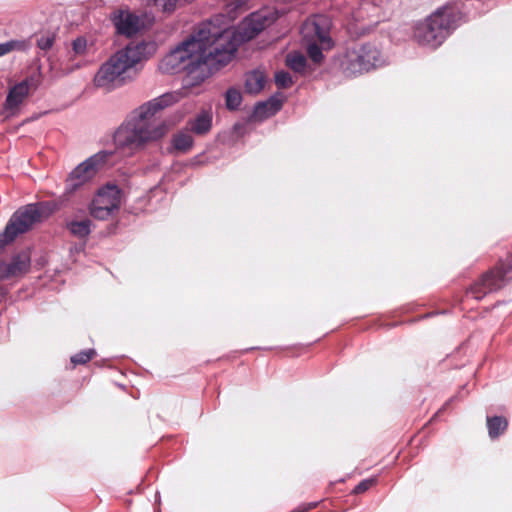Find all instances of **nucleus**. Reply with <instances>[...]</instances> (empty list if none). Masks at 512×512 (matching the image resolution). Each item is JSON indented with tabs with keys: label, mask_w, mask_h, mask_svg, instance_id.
Listing matches in <instances>:
<instances>
[{
	"label": "nucleus",
	"mask_w": 512,
	"mask_h": 512,
	"mask_svg": "<svg viewBox=\"0 0 512 512\" xmlns=\"http://www.w3.org/2000/svg\"><path fill=\"white\" fill-rule=\"evenodd\" d=\"M233 33L213 22H204L187 39L172 48L158 63L162 74L185 73L186 84L195 86L234 57Z\"/></svg>",
	"instance_id": "nucleus-1"
},
{
	"label": "nucleus",
	"mask_w": 512,
	"mask_h": 512,
	"mask_svg": "<svg viewBox=\"0 0 512 512\" xmlns=\"http://www.w3.org/2000/svg\"><path fill=\"white\" fill-rule=\"evenodd\" d=\"M182 97L183 93L180 91L168 92L133 110L114 132L115 148L132 154L164 137L168 127L164 122L155 121L154 116L177 103Z\"/></svg>",
	"instance_id": "nucleus-2"
},
{
	"label": "nucleus",
	"mask_w": 512,
	"mask_h": 512,
	"mask_svg": "<svg viewBox=\"0 0 512 512\" xmlns=\"http://www.w3.org/2000/svg\"><path fill=\"white\" fill-rule=\"evenodd\" d=\"M156 51L157 44L154 41L128 44L101 65L94 77V85L108 91L123 85L126 73L139 62L152 57Z\"/></svg>",
	"instance_id": "nucleus-3"
},
{
	"label": "nucleus",
	"mask_w": 512,
	"mask_h": 512,
	"mask_svg": "<svg viewBox=\"0 0 512 512\" xmlns=\"http://www.w3.org/2000/svg\"><path fill=\"white\" fill-rule=\"evenodd\" d=\"M460 19L458 10L445 6L437 9L424 23L417 26L415 38L419 44L436 48L442 44Z\"/></svg>",
	"instance_id": "nucleus-4"
},
{
	"label": "nucleus",
	"mask_w": 512,
	"mask_h": 512,
	"mask_svg": "<svg viewBox=\"0 0 512 512\" xmlns=\"http://www.w3.org/2000/svg\"><path fill=\"white\" fill-rule=\"evenodd\" d=\"M44 206L28 204L16 210L4 230L0 233V252L11 244L18 236L30 231L36 223L43 219Z\"/></svg>",
	"instance_id": "nucleus-5"
},
{
	"label": "nucleus",
	"mask_w": 512,
	"mask_h": 512,
	"mask_svg": "<svg viewBox=\"0 0 512 512\" xmlns=\"http://www.w3.org/2000/svg\"><path fill=\"white\" fill-rule=\"evenodd\" d=\"M331 21L327 16L316 15L307 19L301 28V34L306 41L307 53L315 63H320L323 54L319 45L323 48L331 47L329 30Z\"/></svg>",
	"instance_id": "nucleus-6"
},
{
	"label": "nucleus",
	"mask_w": 512,
	"mask_h": 512,
	"mask_svg": "<svg viewBox=\"0 0 512 512\" xmlns=\"http://www.w3.org/2000/svg\"><path fill=\"white\" fill-rule=\"evenodd\" d=\"M512 280V258H500L499 263L483 273L466 291L475 300H482L486 295L502 289Z\"/></svg>",
	"instance_id": "nucleus-7"
},
{
	"label": "nucleus",
	"mask_w": 512,
	"mask_h": 512,
	"mask_svg": "<svg viewBox=\"0 0 512 512\" xmlns=\"http://www.w3.org/2000/svg\"><path fill=\"white\" fill-rule=\"evenodd\" d=\"M382 63L380 51L374 45L365 44L346 53L343 67L347 74L357 75L380 66Z\"/></svg>",
	"instance_id": "nucleus-8"
},
{
	"label": "nucleus",
	"mask_w": 512,
	"mask_h": 512,
	"mask_svg": "<svg viewBox=\"0 0 512 512\" xmlns=\"http://www.w3.org/2000/svg\"><path fill=\"white\" fill-rule=\"evenodd\" d=\"M274 22V17L268 12L259 11L251 13L246 17L238 26L237 29L232 28L228 24L220 26L221 29L229 30L233 33V44L235 51L240 43L249 41L255 38L266 27Z\"/></svg>",
	"instance_id": "nucleus-9"
},
{
	"label": "nucleus",
	"mask_w": 512,
	"mask_h": 512,
	"mask_svg": "<svg viewBox=\"0 0 512 512\" xmlns=\"http://www.w3.org/2000/svg\"><path fill=\"white\" fill-rule=\"evenodd\" d=\"M110 156V152L102 151L79 164L66 180V191L72 193L92 180Z\"/></svg>",
	"instance_id": "nucleus-10"
},
{
	"label": "nucleus",
	"mask_w": 512,
	"mask_h": 512,
	"mask_svg": "<svg viewBox=\"0 0 512 512\" xmlns=\"http://www.w3.org/2000/svg\"><path fill=\"white\" fill-rule=\"evenodd\" d=\"M120 190L115 185L101 188L90 205V214L100 220L107 219L114 210L119 208Z\"/></svg>",
	"instance_id": "nucleus-11"
},
{
	"label": "nucleus",
	"mask_w": 512,
	"mask_h": 512,
	"mask_svg": "<svg viewBox=\"0 0 512 512\" xmlns=\"http://www.w3.org/2000/svg\"><path fill=\"white\" fill-rule=\"evenodd\" d=\"M30 89L31 81L29 80L17 83L9 89L6 100L3 104V114L5 117H12L19 113L30 93Z\"/></svg>",
	"instance_id": "nucleus-12"
},
{
	"label": "nucleus",
	"mask_w": 512,
	"mask_h": 512,
	"mask_svg": "<svg viewBox=\"0 0 512 512\" xmlns=\"http://www.w3.org/2000/svg\"><path fill=\"white\" fill-rule=\"evenodd\" d=\"M111 21L118 34L131 37L138 33L142 27V21L138 15L129 9H117L111 14Z\"/></svg>",
	"instance_id": "nucleus-13"
},
{
	"label": "nucleus",
	"mask_w": 512,
	"mask_h": 512,
	"mask_svg": "<svg viewBox=\"0 0 512 512\" xmlns=\"http://www.w3.org/2000/svg\"><path fill=\"white\" fill-rule=\"evenodd\" d=\"M31 258H11L10 262L0 261V282L22 278L29 272Z\"/></svg>",
	"instance_id": "nucleus-14"
},
{
	"label": "nucleus",
	"mask_w": 512,
	"mask_h": 512,
	"mask_svg": "<svg viewBox=\"0 0 512 512\" xmlns=\"http://www.w3.org/2000/svg\"><path fill=\"white\" fill-rule=\"evenodd\" d=\"M247 9V1L246 0H232L230 3L226 5L225 12L226 15H219L209 22H213L218 24L219 26H224L235 20L238 14L246 11Z\"/></svg>",
	"instance_id": "nucleus-15"
},
{
	"label": "nucleus",
	"mask_w": 512,
	"mask_h": 512,
	"mask_svg": "<svg viewBox=\"0 0 512 512\" xmlns=\"http://www.w3.org/2000/svg\"><path fill=\"white\" fill-rule=\"evenodd\" d=\"M190 129L197 135L207 134L212 127V114L209 111H202L195 119L189 121Z\"/></svg>",
	"instance_id": "nucleus-16"
},
{
	"label": "nucleus",
	"mask_w": 512,
	"mask_h": 512,
	"mask_svg": "<svg viewBox=\"0 0 512 512\" xmlns=\"http://www.w3.org/2000/svg\"><path fill=\"white\" fill-rule=\"evenodd\" d=\"M486 425L490 439H497L508 428V420L504 416H487Z\"/></svg>",
	"instance_id": "nucleus-17"
},
{
	"label": "nucleus",
	"mask_w": 512,
	"mask_h": 512,
	"mask_svg": "<svg viewBox=\"0 0 512 512\" xmlns=\"http://www.w3.org/2000/svg\"><path fill=\"white\" fill-rule=\"evenodd\" d=\"M266 77L260 70L249 72L246 75L245 89L250 94L259 93L265 85Z\"/></svg>",
	"instance_id": "nucleus-18"
},
{
	"label": "nucleus",
	"mask_w": 512,
	"mask_h": 512,
	"mask_svg": "<svg viewBox=\"0 0 512 512\" xmlns=\"http://www.w3.org/2000/svg\"><path fill=\"white\" fill-rule=\"evenodd\" d=\"M193 137L188 131H179L171 140L172 148L178 153H186L193 147Z\"/></svg>",
	"instance_id": "nucleus-19"
},
{
	"label": "nucleus",
	"mask_w": 512,
	"mask_h": 512,
	"mask_svg": "<svg viewBox=\"0 0 512 512\" xmlns=\"http://www.w3.org/2000/svg\"><path fill=\"white\" fill-rule=\"evenodd\" d=\"M281 107V102L276 99H271L266 103H259L256 106L255 113L258 116L268 117L275 114Z\"/></svg>",
	"instance_id": "nucleus-20"
},
{
	"label": "nucleus",
	"mask_w": 512,
	"mask_h": 512,
	"mask_svg": "<svg viewBox=\"0 0 512 512\" xmlns=\"http://www.w3.org/2000/svg\"><path fill=\"white\" fill-rule=\"evenodd\" d=\"M286 64L295 72H302L306 67V58L300 53H290L286 57Z\"/></svg>",
	"instance_id": "nucleus-21"
},
{
	"label": "nucleus",
	"mask_w": 512,
	"mask_h": 512,
	"mask_svg": "<svg viewBox=\"0 0 512 512\" xmlns=\"http://www.w3.org/2000/svg\"><path fill=\"white\" fill-rule=\"evenodd\" d=\"M90 220L72 221L68 227L72 234L78 237H85L90 233Z\"/></svg>",
	"instance_id": "nucleus-22"
},
{
	"label": "nucleus",
	"mask_w": 512,
	"mask_h": 512,
	"mask_svg": "<svg viewBox=\"0 0 512 512\" xmlns=\"http://www.w3.org/2000/svg\"><path fill=\"white\" fill-rule=\"evenodd\" d=\"M95 355V349L82 350L71 357V363L74 366L83 365L89 362Z\"/></svg>",
	"instance_id": "nucleus-23"
},
{
	"label": "nucleus",
	"mask_w": 512,
	"mask_h": 512,
	"mask_svg": "<svg viewBox=\"0 0 512 512\" xmlns=\"http://www.w3.org/2000/svg\"><path fill=\"white\" fill-rule=\"evenodd\" d=\"M241 101L242 95L238 90L231 88L226 92V106L228 109H237Z\"/></svg>",
	"instance_id": "nucleus-24"
},
{
	"label": "nucleus",
	"mask_w": 512,
	"mask_h": 512,
	"mask_svg": "<svg viewBox=\"0 0 512 512\" xmlns=\"http://www.w3.org/2000/svg\"><path fill=\"white\" fill-rule=\"evenodd\" d=\"M26 48L24 41L11 40L5 43H0V57L4 56L14 50H23Z\"/></svg>",
	"instance_id": "nucleus-25"
},
{
	"label": "nucleus",
	"mask_w": 512,
	"mask_h": 512,
	"mask_svg": "<svg viewBox=\"0 0 512 512\" xmlns=\"http://www.w3.org/2000/svg\"><path fill=\"white\" fill-rule=\"evenodd\" d=\"M55 42V36L54 34H51V33H47V34H43L41 35L38 39H37V46L38 48H40L41 50H44V51H47L49 49L52 48L53 44Z\"/></svg>",
	"instance_id": "nucleus-26"
},
{
	"label": "nucleus",
	"mask_w": 512,
	"mask_h": 512,
	"mask_svg": "<svg viewBox=\"0 0 512 512\" xmlns=\"http://www.w3.org/2000/svg\"><path fill=\"white\" fill-rule=\"evenodd\" d=\"M275 83L280 88H288L292 84V78L288 72L279 71L275 74Z\"/></svg>",
	"instance_id": "nucleus-27"
},
{
	"label": "nucleus",
	"mask_w": 512,
	"mask_h": 512,
	"mask_svg": "<svg viewBox=\"0 0 512 512\" xmlns=\"http://www.w3.org/2000/svg\"><path fill=\"white\" fill-rule=\"evenodd\" d=\"M154 4L165 13H171L176 9L178 0H153Z\"/></svg>",
	"instance_id": "nucleus-28"
},
{
	"label": "nucleus",
	"mask_w": 512,
	"mask_h": 512,
	"mask_svg": "<svg viewBox=\"0 0 512 512\" xmlns=\"http://www.w3.org/2000/svg\"><path fill=\"white\" fill-rule=\"evenodd\" d=\"M73 51L77 55H84L87 52L88 45L87 41L84 38H77L73 41Z\"/></svg>",
	"instance_id": "nucleus-29"
},
{
	"label": "nucleus",
	"mask_w": 512,
	"mask_h": 512,
	"mask_svg": "<svg viewBox=\"0 0 512 512\" xmlns=\"http://www.w3.org/2000/svg\"><path fill=\"white\" fill-rule=\"evenodd\" d=\"M375 483V479H364L361 482H359L353 489L354 494H361L367 491L373 484Z\"/></svg>",
	"instance_id": "nucleus-30"
},
{
	"label": "nucleus",
	"mask_w": 512,
	"mask_h": 512,
	"mask_svg": "<svg viewBox=\"0 0 512 512\" xmlns=\"http://www.w3.org/2000/svg\"><path fill=\"white\" fill-rule=\"evenodd\" d=\"M316 506H317V502H311V503L305 504L303 506H300L291 512H307V511L315 508Z\"/></svg>",
	"instance_id": "nucleus-31"
},
{
	"label": "nucleus",
	"mask_w": 512,
	"mask_h": 512,
	"mask_svg": "<svg viewBox=\"0 0 512 512\" xmlns=\"http://www.w3.org/2000/svg\"><path fill=\"white\" fill-rule=\"evenodd\" d=\"M41 260H42V262H41L40 264H41V266H44V264H45V258H41Z\"/></svg>",
	"instance_id": "nucleus-32"
}]
</instances>
